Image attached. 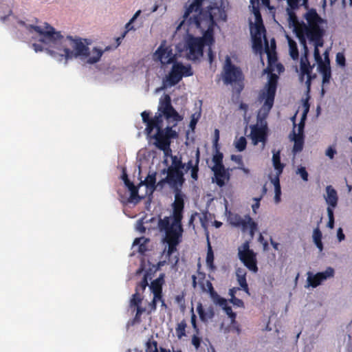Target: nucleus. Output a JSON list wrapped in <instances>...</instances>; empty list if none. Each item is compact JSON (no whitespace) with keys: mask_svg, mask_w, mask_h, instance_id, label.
<instances>
[{"mask_svg":"<svg viewBox=\"0 0 352 352\" xmlns=\"http://www.w3.org/2000/svg\"><path fill=\"white\" fill-rule=\"evenodd\" d=\"M28 29L30 31L34 30L39 34L41 36L39 41L41 43L56 49V50L47 49V51L54 58L60 56L59 60H61L63 58L67 60L82 56L88 57L87 62L94 64L100 60L103 54L102 50L95 47L91 55L89 56V49L82 43L81 38H73L71 36L64 37L60 31H56L52 26L47 23L44 29L34 25H30Z\"/></svg>","mask_w":352,"mask_h":352,"instance_id":"1","label":"nucleus"},{"mask_svg":"<svg viewBox=\"0 0 352 352\" xmlns=\"http://www.w3.org/2000/svg\"><path fill=\"white\" fill-rule=\"evenodd\" d=\"M294 138L293 140L294 142L293 151L294 153H298L302 150L303 144H304V135H296L294 129L293 130Z\"/></svg>","mask_w":352,"mask_h":352,"instance_id":"30","label":"nucleus"},{"mask_svg":"<svg viewBox=\"0 0 352 352\" xmlns=\"http://www.w3.org/2000/svg\"><path fill=\"white\" fill-rule=\"evenodd\" d=\"M197 311L199 316V318L202 322H206L208 318L211 319L214 316L213 308L210 307L206 311L201 303H199L197 305Z\"/></svg>","mask_w":352,"mask_h":352,"instance_id":"24","label":"nucleus"},{"mask_svg":"<svg viewBox=\"0 0 352 352\" xmlns=\"http://www.w3.org/2000/svg\"><path fill=\"white\" fill-rule=\"evenodd\" d=\"M336 153V151L332 146H329L326 151V155L328 156L330 159H333Z\"/></svg>","mask_w":352,"mask_h":352,"instance_id":"62","label":"nucleus"},{"mask_svg":"<svg viewBox=\"0 0 352 352\" xmlns=\"http://www.w3.org/2000/svg\"><path fill=\"white\" fill-rule=\"evenodd\" d=\"M278 76L275 74L270 76L267 83L265 86V91L260 94V98L264 100L262 109L267 112H270L274 102L276 91L277 88Z\"/></svg>","mask_w":352,"mask_h":352,"instance_id":"7","label":"nucleus"},{"mask_svg":"<svg viewBox=\"0 0 352 352\" xmlns=\"http://www.w3.org/2000/svg\"><path fill=\"white\" fill-rule=\"evenodd\" d=\"M164 274H161L160 276L155 280H153L149 286L153 296L156 298L158 296L162 297V286L164 284Z\"/></svg>","mask_w":352,"mask_h":352,"instance_id":"21","label":"nucleus"},{"mask_svg":"<svg viewBox=\"0 0 352 352\" xmlns=\"http://www.w3.org/2000/svg\"><path fill=\"white\" fill-rule=\"evenodd\" d=\"M163 123H160L155 127L157 132L152 136L155 139V145L160 150L163 151L165 155H168V152H171L170 144L172 139L178 138V133L173 129V126H166L163 129Z\"/></svg>","mask_w":352,"mask_h":352,"instance_id":"5","label":"nucleus"},{"mask_svg":"<svg viewBox=\"0 0 352 352\" xmlns=\"http://www.w3.org/2000/svg\"><path fill=\"white\" fill-rule=\"evenodd\" d=\"M272 162L273 166L276 170L278 175H281L285 167V165L280 162V151H278L276 152H274L272 156Z\"/></svg>","mask_w":352,"mask_h":352,"instance_id":"26","label":"nucleus"},{"mask_svg":"<svg viewBox=\"0 0 352 352\" xmlns=\"http://www.w3.org/2000/svg\"><path fill=\"white\" fill-rule=\"evenodd\" d=\"M238 254L239 259L245 267L250 271L257 272L258 267L256 254L252 250L250 249L249 241L244 242L241 247L239 248Z\"/></svg>","mask_w":352,"mask_h":352,"instance_id":"10","label":"nucleus"},{"mask_svg":"<svg viewBox=\"0 0 352 352\" xmlns=\"http://www.w3.org/2000/svg\"><path fill=\"white\" fill-rule=\"evenodd\" d=\"M214 149H215V154L213 155V157H212V162H214V164L212 168L225 167L223 164V155L219 151V147L214 148Z\"/></svg>","mask_w":352,"mask_h":352,"instance_id":"32","label":"nucleus"},{"mask_svg":"<svg viewBox=\"0 0 352 352\" xmlns=\"http://www.w3.org/2000/svg\"><path fill=\"white\" fill-rule=\"evenodd\" d=\"M173 192L175 194V201L173 204V218L175 219V221H179L183 219L185 195L182 190Z\"/></svg>","mask_w":352,"mask_h":352,"instance_id":"17","label":"nucleus"},{"mask_svg":"<svg viewBox=\"0 0 352 352\" xmlns=\"http://www.w3.org/2000/svg\"><path fill=\"white\" fill-rule=\"evenodd\" d=\"M336 60L337 64L342 67H344L346 65L345 56L342 53L339 52L336 54Z\"/></svg>","mask_w":352,"mask_h":352,"instance_id":"55","label":"nucleus"},{"mask_svg":"<svg viewBox=\"0 0 352 352\" xmlns=\"http://www.w3.org/2000/svg\"><path fill=\"white\" fill-rule=\"evenodd\" d=\"M207 239H208V252H207V256H206V263L210 268H213L214 267V265H213L214 254H213V251L212 250V247H211L210 241H209L208 236L207 237Z\"/></svg>","mask_w":352,"mask_h":352,"instance_id":"36","label":"nucleus"},{"mask_svg":"<svg viewBox=\"0 0 352 352\" xmlns=\"http://www.w3.org/2000/svg\"><path fill=\"white\" fill-rule=\"evenodd\" d=\"M238 283L241 287L248 294H250L249 292V288L248 285L247 283L246 277H239L237 278Z\"/></svg>","mask_w":352,"mask_h":352,"instance_id":"54","label":"nucleus"},{"mask_svg":"<svg viewBox=\"0 0 352 352\" xmlns=\"http://www.w3.org/2000/svg\"><path fill=\"white\" fill-rule=\"evenodd\" d=\"M253 47L256 50H262V40L261 36L253 35Z\"/></svg>","mask_w":352,"mask_h":352,"instance_id":"52","label":"nucleus"},{"mask_svg":"<svg viewBox=\"0 0 352 352\" xmlns=\"http://www.w3.org/2000/svg\"><path fill=\"white\" fill-rule=\"evenodd\" d=\"M190 322L195 333H200L199 328L197 324V316L194 313L193 308L191 309Z\"/></svg>","mask_w":352,"mask_h":352,"instance_id":"47","label":"nucleus"},{"mask_svg":"<svg viewBox=\"0 0 352 352\" xmlns=\"http://www.w3.org/2000/svg\"><path fill=\"white\" fill-rule=\"evenodd\" d=\"M155 175V173L148 175L144 181H142L140 183L139 186L145 185L148 189L153 192L157 188Z\"/></svg>","mask_w":352,"mask_h":352,"instance_id":"27","label":"nucleus"},{"mask_svg":"<svg viewBox=\"0 0 352 352\" xmlns=\"http://www.w3.org/2000/svg\"><path fill=\"white\" fill-rule=\"evenodd\" d=\"M32 47L36 52H42L43 50V47L41 44L33 43Z\"/></svg>","mask_w":352,"mask_h":352,"instance_id":"64","label":"nucleus"},{"mask_svg":"<svg viewBox=\"0 0 352 352\" xmlns=\"http://www.w3.org/2000/svg\"><path fill=\"white\" fill-rule=\"evenodd\" d=\"M146 352H159L157 342L153 340V337L149 338L146 343Z\"/></svg>","mask_w":352,"mask_h":352,"instance_id":"38","label":"nucleus"},{"mask_svg":"<svg viewBox=\"0 0 352 352\" xmlns=\"http://www.w3.org/2000/svg\"><path fill=\"white\" fill-rule=\"evenodd\" d=\"M167 173L165 180L170 187L175 190H182L185 182V178L182 170H177L172 168L164 169L163 173Z\"/></svg>","mask_w":352,"mask_h":352,"instance_id":"13","label":"nucleus"},{"mask_svg":"<svg viewBox=\"0 0 352 352\" xmlns=\"http://www.w3.org/2000/svg\"><path fill=\"white\" fill-rule=\"evenodd\" d=\"M217 0H193L189 6H186L183 21L179 27L186 23L188 26L195 27L204 32L201 39L205 44L214 42L213 28L216 21H226L225 11L217 6Z\"/></svg>","mask_w":352,"mask_h":352,"instance_id":"2","label":"nucleus"},{"mask_svg":"<svg viewBox=\"0 0 352 352\" xmlns=\"http://www.w3.org/2000/svg\"><path fill=\"white\" fill-rule=\"evenodd\" d=\"M141 315L142 314H138V313H135V317L128 322V325L133 326L136 324H139L141 322Z\"/></svg>","mask_w":352,"mask_h":352,"instance_id":"57","label":"nucleus"},{"mask_svg":"<svg viewBox=\"0 0 352 352\" xmlns=\"http://www.w3.org/2000/svg\"><path fill=\"white\" fill-rule=\"evenodd\" d=\"M204 39L190 36L186 40L188 58L196 60L203 56Z\"/></svg>","mask_w":352,"mask_h":352,"instance_id":"12","label":"nucleus"},{"mask_svg":"<svg viewBox=\"0 0 352 352\" xmlns=\"http://www.w3.org/2000/svg\"><path fill=\"white\" fill-rule=\"evenodd\" d=\"M230 302H232L234 305H236L239 307H244V302L241 299H239L236 297L234 298H230Z\"/></svg>","mask_w":352,"mask_h":352,"instance_id":"58","label":"nucleus"},{"mask_svg":"<svg viewBox=\"0 0 352 352\" xmlns=\"http://www.w3.org/2000/svg\"><path fill=\"white\" fill-rule=\"evenodd\" d=\"M219 131L218 129H215L214 130V140H213V146H214V148L219 147Z\"/></svg>","mask_w":352,"mask_h":352,"instance_id":"59","label":"nucleus"},{"mask_svg":"<svg viewBox=\"0 0 352 352\" xmlns=\"http://www.w3.org/2000/svg\"><path fill=\"white\" fill-rule=\"evenodd\" d=\"M193 75L190 65H184L182 63L175 62L166 77V82L169 86L177 85L183 77L191 76Z\"/></svg>","mask_w":352,"mask_h":352,"instance_id":"8","label":"nucleus"},{"mask_svg":"<svg viewBox=\"0 0 352 352\" xmlns=\"http://www.w3.org/2000/svg\"><path fill=\"white\" fill-rule=\"evenodd\" d=\"M261 199H262V196H261L258 198H257V197L254 198L255 203L254 204H252V210L254 213H256V210L260 206V201L261 200Z\"/></svg>","mask_w":352,"mask_h":352,"instance_id":"60","label":"nucleus"},{"mask_svg":"<svg viewBox=\"0 0 352 352\" xmlns=\"http://www.w3.org/2000/svg\"><path fill=\"white\" fill-rule=\"evenodd\" d=\"M162 297L158 296L156 298L155 296H153V298L151 302L148 304V310L147 311L148 314H151L153 311H155L157 309V302L159 301V299H161Z\"/></svg>","mask_w":352,"mask_h":352,"instance_id":"50","label":"nucleus"},{"mask_svg":"<svg viewBox=\"0 0 352 352\" xmlns=\"http://www.w3.org/2000/svg\"><path fill=\"white\" fill-rule=\"evenodd\" d=\"M300 45L303 47V53L300 58V78L301 80H303L304 76H307V80H306V85L308 88L311 86V81L312 79L311 77V72L314 68V65L311 66L310 65V63L308 59V55H309V49L307 45V41L305 40L302 36L300 38Z\"/></svg>","mask_w":352,"mask_h":352,"instance_id":"9","label":"nucleus"},{"mask_svg":"<svg viewBox=\"0 0 352 352\" xmlns=\"http://www.w3.org/2000/svg\"><path fill=\"white\" fill-rule=\"evenodd\" d=\"M148 241L149 239L144 236L136 238L133 243V246L138 245V251L144 254L147 251L146 243Z\"/></svg>","mask_w":352,"mask_h":352,"instance_id":"28","label":"nucleus"},{"mask_svg":"<svg viewBox=\"0 0 352 352\" xmlns=\"http://www.w3.org/2000/svg\"><path fill=\"white\" fill-rule=\"evenodd\" d=\"M168 244L166 256L169 258L177 251V246L180 243L179 241H165Z\"/></svg>","mask_w":352,"mask_h":352,"instance_id":"41","label":"nucleus"},{"mask_svg":"<svg viewBox=\"0 0 352 352\" xmlns=\"http://www.w3.org/2000/svg\"><path fill=\"white\" fill-rule=\"evenodd\" d=\"M157 113H162V118L164 116L168 121L171 119L175 121V123L173 126H176L177 122L183 119L172 106L170 97L167 94L164 96L163 99H160Z\"/></svg>","mask_w":352,"mask_h":352,"instance_id":"11","label":"nucleus"},{"mask_svg":"<svg viewBox=\"0 0 352 352\" xmlns=\"http://www.w3.org/2000/svg\"><path fill=\"white\" fill-rule=\"evenodd\" d=\"M131 192L130 197L128 199V201L130 203L135 202L138 203L142 199L138 195V187L135 186L133 188L129 190Z\"/></svg>","mask_w":352,"mask_h":352,"instance_id":"37","label":"nucleus"},{"mask_svg":"<svg viewBox=\"0 0 352 352\" xmlns=\"http://www.w3.org/2000/svg\"><path fill=\"white\" fill-rule=\"evenodd\" d=\"M187 327L186 321L183 319L180 322L177 323L175 327L176 336L178 339H182L186 336V329Z\"/></svg>","mask_w":352,"mask_h":352,"instance_id":"33","label":"nucleus"},{"mask_svg":"<svg viewBox=\"0 0 352 352\" xmlns=\"http://www.w3.org/2000/svg\"><path fill=\"white\" fill-rule=\"evenodd\" d=\"M148 273L146 272L142 278V280L139 283L136 288L139 290L140 289L144 291L146 287L148 285Z\"/></svg>","mask_w":352,"mask_h":352,"instance_id":"51","label":"nucleus"},{"mask_svg":"<svg viewBox=\"0 0 352 352\" xmlns=\"http://www.w3.org/2000/svg\"><path fill=\"white\" fill-rule=\"evenodd\" d=\"M168 168H175L177 170H182L185 168V164H184L180 158H178L177 156L172 157V166Z\"/></svg>","mask_w":352,"mask_h":352,"instance_id":"40","label":"nucleus"},{"mask_svg":"<svg viewBox=\"0 0 352 352\" xmlns=\"http://www.w3.org/2000/svg\"><path fill=\"white\" fill-rule=\"evenodd\" d=\"M288 6L293 10L298 8L299 4L302 1V4L307 6L308 0H287Z\"/></svg>","mask_w":352,"mask_h":352,"instance_id":"46","label":"nucleus"},{"mask_svg":"<svg viewBox=\"0 0 352 352\" xmlns=\"http://www.w3.org/2000/svg\"><path fill=\"white\" fill-rule=\"evenodd\" d=\"M122 179L124 183V185L128 188L129 190L135 186L134 184L129 179L127 173L124 169H123L122 171Z\"/></svg>","mask_w":352,"mask_h":352,"instance_id":"49","label":"nucleus"},{"mask_svg":"<svg viewBox=\"0 0 352 352\" xmlns=\"http://www.w3.org/2000/svg\"><path fill=\"white\" fill-rule=\"evenodd\" d=\"M142 121L146 124L145 132L148 135H151L155 127L160 123H163L162 113H155L153 118H150L149 113L144 111L141 113Z\"/></svg>","mask_w":352,"mask_h":352,"instance_id":"19","label":"nucleus"},{"mask_svg":"<svg viewBox=\"0 0 352 352\" xmlns=\"http://www.w3.org/2000/svg\"><path fill=\"white\" fill-rule=\"evenodd\" d=\"M201 288L204 291H207L210 297L212 298L213 302H215L221 296L214 289L213 285L210 280H206V283L201 284Z\"/></svg>","mask_w":352,"mask_h":352,"instance_id":"29","label":"nucleus"},{"mask_svg":"<svg viewBox=\"0 0 352 352\" xmlns=\"http://www.w3.org/2000/svg\"><path fill=\"white\" fill-rule=\"evenodd\" d=\"M165 217L160 219L158 222V226L161 231L165 232L164 241H182V234L184 232L182 221H175V219Z\"/></svg>","mask_w":352,"mask_h":352,"instance_id":"6","label":"nucleus"},{"mask_svg":"<svg viewBox=\"0 0 352 352\" xmlns=\"http://www.w3.org/2000/svg\"><path fill=\"white\" fill-rule=\"evenodd\" d=\"M298 173L300 175L302 179L307 182L308 181V173L307 172L305 167H300L298 169Z\"/></svg>","mask_w":352,"mask_h":352,"instance_id":"56","label":"nucleus"},{"mask_svg":"<svg viewBox=\"0 0 352 352\" xmlns=\"http://www.w3.org/2000/svg\"><path fill=\"white\" fill-rule=\"evenodd\" d=\"M222 77L225 85H234L236 93L241 94L244 88V75L240 67L232 64L229 56L226 57Z\"/></svg>","mask_w":352,"mask_h":352,"instance_id":"4","label":"nucleus"},{"mask_svg":"<svg viewBox=\"0 0 352 352\" xmlns=\"http://www.w3.org/2000/svg\"><path fill=\"white\" fill-rule=\"evenodd\" d=\"M289 47V55L293 60H298L299 57L298 49L296 43L291 38L287 36Z\"/></svg>","mask_w":352,"mask_h":352,"instance_id":"31","label":"nucleus"},{"mask_svg":"<svg viewBox=\"0 0 352 352\" xmlns=\"http://www.w3.org/2000/svg\"><path fill=\"white\" fill-rule=\"evenodd\" d=\"M214 302L221 307V308L225 311L228 317L231 319V323H234L235 322L236 314V313L232 311V307L228 305L226 299L220 297Z\"/></svg>","mask_w":352,"mask_h":352,"instance_id":"22","label":"nucleus"},{"mask_svg":"<svg viewBox=\"0 0 352 352\" xmlns=\"http://www.w3.org/2000/svg\"><path fill=\"white\" fill-rule=\"evenodd\" d=\"M251 138L254 144L264 142L266 140V131L265 127L257 124L251 126Z\"/></svg>","mask_w":352,"mask_h":352,"instance_id":"20","label":"nucleus"},{"mask_svg":"<svg viewBox=\"0 0 352 352\" xmlns=\"http://www.w3.org/2000/svg\"><path fill=\"white\" fill-rule=\"evenodd\" d=\"M234 146L237 151L240 152L244 151L247 146V141L245 138L241 137L239 138L236 141H235Z\"/></svg>","mask_w":352,"mask_h":352,"instance_id":"42","label":"nucleus"},{"mask_svg":"<svg viewBox=\"0 0 352 352\" xmlns=\"http://www.w3.org/2000/svg\"><path fill=\"white\" fill-rule=\"evenodd\" d=\"M327 63L320 65L318 66L320 72L322 75V84L329 83L331 78V71L330 67V62L329 58L327 56Z\"/></svg>","mask_w":352,"mask_h":352,"instance_id":"25","label":"nucleus"},{"mask_svg":"<svg viewBox=\"0 0 352 352\" xmlns=\"http://www.w3.org/2000/svg\"><path fill=\"white\" fill-rule=\"evenodd\" d=\"M232 223L236 227H241L243 232L249 230L251 238H253L258 229L257 223L253 221L250 215H245L244 218L236 214L232 219Z\"/></svg>","mask_w":352,"mask_h":352,"instance_id":"14","label":"nucleus"},{"mask_svg":"<svg viewBox=\"0 0 352 352\" xmlns=\"http://www.w3.org/2000/svg\"><path fill=\"white\" fill-rule=\"evenodd\" d=\"M313 239L314 241L317 246V248L322 250L323 248L322 243V232L320 230L319 228L317 227L314 229L313 232Z\"/></svg>","mask_w":352,"mask_h":352,"instance_id":"35","label":"nucleus"},{"mask_svg":"<svg viewBox=\"0 0 352 352\" xmlns=\"http://www.w3.org/2000/svg\"><path fill=\"white\" fill-rule=\"evenodd\" d=\"M304 18L307 23L297 22L294 25V32L300 42V38L302 36L305 40L307 41V38L310 42L314 43L315 60L318 66L325 64L322 60L318 47H322L324 45L323 37L325 34V30L322 25L327 23V21L323 19L314 8L309 9L305 14Z\"/></svg>","mask_w":352,"mask_h":352,"instance_id":"3","label":"nucleus"},{"mask_svg":"<svg viewBox=\"0 0 352 352\" xmlns=\"http://www.w3.org/2000/svg\"><path fill=\"white\" fill-rule=\"evenodd\" d=\"M135 293L133 295L132 298L131 300V305L137 306L141 304L142 302V298L140 295L139 294V292L138 288L135 289Z\"/></svg>","mask_w":352,"mask_h":352,"instance_id":"45","label":"nucleus"},{"mask_svg":"<svg viewBox=\"0 0 352 352\" xmlns=\"http://www.w3.org/2000/svg\"><path fill=\"white\" fill-rule=\"evenodd\" d=\"M214 177H212V183L216 184L219 187H223L230 179V173L228 168L225 167L211 168Z\"/></svg>","mask_w":352,"mask_h":352,"instance_id":"18","label":"nucleus"},{"mask_svg":"<svg viewBox=\"0 0 352 352\" xmlns=\"http://www.w3.org/2000/svg\"><path fill=\"white\" fill-rule=\"evenodd\" d=\"M141 10H138L133 16L131 19L129 23L126 24L125 28H126V33L129 32V30H134V28L132 25L133 21L137 19V17L140 14Z\"/></svg>","mask_w":352,"mask_h":352,"instance_id":"53","label":"nucleus"},{"mask_svg":"<svg viewBox=\"0 0 352 352\" xmlns=\"http://www.w3.org/2000/svg\"><path fill=\"white\" fill-rule=\"evenodd\" d=\"M231 160L232 161L235 162L236 163H237L239 165H243V164L242 157L241 155H231Z\"/></svg>","mask_w":352,"mask_h":352,"instance_id":"63","label":"nucleus"},{"mask_svg":"<svg viewBox=\"0 0 352 352\" xmlns=\"http://www.w3.org/2000/svg\"><path fill=\"white\" fill-rule=\"evenodd\" d=\"M197 122L198 118H195V115L192 114L189 124V127L191 129L192 131H194V129H195Z\"/></svg>","mask_w":352,"mask_h":352,"instance_id":"61","label":"nucleus"},{"mask_svg":"<svg viewBox=\"0 0 352 352\" xmlns=\"http://www.w3.org/2000/svg\"><path fill=\"white\" fill-rule=\"evenodd\" d=\"M166 41H164L154 53L155 60L160 61L162 65L175 63V55L170 46H165Z\"/></svg>","mask_w":352,"mask_h":352,"instance_id":"15","label":"nucleus"},{"mask_svg":"<svg viewBox=\"0 0 352 352\" xmlns=\"http://www.w3.org/2000/svg\"><path fill=\"white\" fill-rule=\"evenodd\" d=\"M265 32H266V30H265V26L263 23H255V30H254V35H256L258 36L261 37L262 34L265 35Z\"/></svg>","mask_w":352,"mask_h":352,"instance_id":"43","label":"nucleus"},{"mask_svg":"<svg viewBox=\"0 0 352 352\" xmlns=\"http://www.w3.org/2000/svg\"><path fill=\"white\" fill-rule=\"evenodd\" d=\"M334 272V270L331 267H327L324 272H318L314 275H313L311 272H308V286H311L314 288L318 287L328 278L333 277Z\"/></svg>","mask_w":352,"mask_h":352,"instance_id":"16","label":"nucleus"},{"mask_svg":"<svg viewBox=\"0 0 352 352\" xmlns=\"http://www.w3.org/2000/svg\"><path fill=\"white\" fill-rule=\"evenodd\" d=\"M199 151L197 150L196 153V157L195 161L194 167L190 168V176L194 181H197L199 178Z\"/></svg>","mask_w":352,"mask_h":352,"instance_id":"34","label":"nucleus"},{"mask_svg":"<svg viewBox=\"0 0 352 352\" xmlns=\"http://www.w3.org/2000/svg\"><path fill=\"white\" fill-rule=\"evenodd\" d=\"M308 110H309V107L307 106L305 109V111L304 113L303 117L298 126V133H296V135H304V128H305L304 119L306 117V113L308 111Z\"/></svg>","mask_w":352,"mask_h":352,"instance_id":"44","label":"nucleus"},{"mask_svg":"<svg viewBox=\"0 0 352 352\" xmlns=\"http://www.w3.org/2000/svg\"><path fill=\"white\" fill-rule=\"evenodd\" d=\"M200 333H195L192 336L191 343L196 349H198L201 343V338L199 336Z\"/></svg>","mask_w":352,"mask_h":352,"instance_id":"48","label":"nucleus"},{"mask_svg":"<svg viewBox=\"0 0 352 352\" xmlns=\"http://www.w3.org/2000/svg\"><path fill=\"white\" fill-rule=\"evenodd\" d=\"M250 2L252 4L253 13L255 16L256 23H263L262 16L259 10V8L258 6H254L255 3H258V0H250Z\"/></svg>","mask_w":352,"mask_h":352,"instance_id":"39","label":"nucleus"},{"mask_svg":"<svg viewBox=\"0 0 352 352\" xmlns=\"http://www.w3.org/2000/svg\"><path fill=\"white\" fill-rule=\"evenodd\" d=\"M326 191L327 197L325 199L327 203L332 208H335L337 206L338 199L336 190L331 186H327Z\"/></svg>","mask_w":352,"mask_h":352,"instance_id":"23","label":"nucleus"}]
</instances>
